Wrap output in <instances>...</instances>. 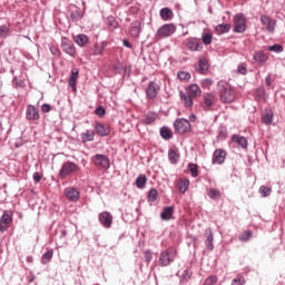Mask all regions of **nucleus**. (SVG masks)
I'll list each match as a JSON object with an SVG mask.
<instances>
[{
	"instance_id": "1",
	"label": "nucleus",
	"mask_w": 285,
	"mask_h": 285,
	"mask_svg": "<svg viewBox=\"0 0 285 285\" xmlns=\"http://www.w3.org/2000/svg\"><path fill=\"white\" fill-rule=\"evenodd\" d=\"M218 88L220 92V101H223V104H233V101H235V90L228 85V82H218Z\"/></svg>"
},
{
	"instance_id": "2",
	"label": "nucleus",
	"mask_w": 285,
	"mask_h": 285,
	"mask_svg": "<svg viewBox=\"0 0 285 285\" xmlns=\"http://www.w3.org/2000/svg\"><path fill=\"white\" fill-rule=\"evenodd\" d=\"M175 257H177V249L175 247H169L168 249L160 254L158 265L170 266V264L175 262Z\"/></svg>"
},
{
	"instance_id": "3",
	"label": "nucleus",
	"mask_w": 285,
	"mask_h": 285,
	"mask_svg": "<svg viewBox=\"0 0 285 285\" xmlns=\"http://www.w3.org/2000/svg\"><path fill=\"white\" fill-rule=\"evenodd\" d=\"M79 170H80L79 165L72 161H66L61 166L58 175L60 179H66L67 177H70V175H75V173H79Z\"/></svg>"
},
{
	"instance_id": "4",
	"label": "nucleus",
	"mask_w": 285,
	"mask_h": 285,
	"mask_svg": "<svg viewBox=\"0 0 285 285\" xmlns=\"http://www.w3.org/2000/svg\"><path fill=\"white\" fill-rule=\"evenodd\" d=\"M174 128L178 135H186V132H190V121L184 118L176 119Z\"/></svg>"
},
{
	"instance_id": "5",
	"label": "nucleus",
	"mask_w": 285,
	"mask_h": 285,
	"mask_svg": "<svg viewBox=\"0 0 285 285\" xmlns=\"http://www.w3.org/2000/svg\"><path fill=\"white\" fill-rule=\"evenodd\" d=\"M215 104H217V96L215 94L207 92L203 95L202 107L204 110H212Z\"/></svg>"
},
{
	"instance_id": "6",
	"label": "nucleus",
	"mask_w": 285,
	"mask_h": 285,
	"mask_svg": "<svg viewBox=\"0 0 285 285\" xmlns=\"http://www.w3.org/2000/svg\"><path fill=\"white\" fill-rule=\"evenodd\" d=\"M261 23L264 26L267 32L273 35V32H275V27L277 26V20L264 14V16H261Z\"/></svg>"
},
{
	"instance_id": "7",
	"label": "nucleus",
	"mask_w": 285,
	"mask_h": 285,
	"mask_svg": "<svg viewBox=\"0 0 285 285\" xmlns=\"http://www.w3.org/2000/svg\"><path fill=\"white\" fill-rule=\"evenodd\" d=\"M234 32H246V18L242 13L234 17Z\"/></svg>"
},
{
	"instance_id": "8",
	"label": "nucleus",
	"mask_w": 285,
	"mask_h": 285,
	"mask_svg": "<svg viewBox=\"0 0 285 285\" xmlns=\"http://www.w3.org/2000/svg\"><path fill=\"white\" fill-rule=\"evenodd\" d=\"M176 30L177 28L174 27V24H165L158 29L157 37H159V39H166V37L175 35Z\"/></svg>"
},
{
	"instance_id": "9",
	"label": "nucleus",
	"mask_w": 285,
	"mask_h": 285,
	"mask_svg": "<svg viewBox=\"0 0 285 285\" xmlns=\"http://www.w3.org/2000/svg\"><path fill=\"white\" fill-rule=\"evenodd\" d=\"M26 119L28 121H39V109L32 105H28L26 109Z\"/></svg>"
},
{
	"instance_id": "10",
	"label": "nucleus",
	"mask_w": 285,
	"mask_h": 285,
	"mask_svg": "<svg viewBox=\"0 0 285 285\" xmlns=\"http://www.w3.org/2000/svg\"><path fill=\"white\" fill-rule=\"evenodd\" d=\"M92 161L97 168H109L110 167V160L108 157L101 154H97L92 157Z\"/></svg>"
},
{
	"instance_id": "11",
	"label": "nucleus",
	"mask_w": 285,
	"mask_h": 285,
	"mask_svg": "<svg viewBox=\"0 0 285 285\" xmlns=\"http://www.w3.org/2000/svg\"><path fill=\"white\" fill-rule=\"evenodd\" d=\"M61 48H62V51L69 55L70 57H75V55H77L75 45L72 43V41L68 40L67 38L61 39Z\"/></svg>"
},
{
	"instance_id": "12",
	"label": "nucleus",
	"mask_w": 285,
	"mask_h": 285,
	"mask_svg": "<svg viewBox=\"0 0 285 285\" xmlns=\"http://www.w3.org/2000/svg\"><path fill=\"white\" fill-rule=\"evenodd\" d=\"M10 224H12V214L4 212L0 218V233H6Z\"/></svg>"
},
{
	"instance_id": "13",
	"label": "nucleus",
	"mask_w": 285,
	"mask_h": 285,
	"mask_svg": "<svg viewBox=\"0 0 285 285\" xmlns=\"http://www.w3.org/2000/svg\"><path fill=\"white\" fill-rule=\"evenodd\" d=\"M65 197H67L69 202H79V190L75 187H67L65 189Z\"/></svg>"
},
{
	"instance_id": "14",
	"label": "nucleus",
	"mask_w": 285,
	"mask_h": 285,
	"mask_svg": "<svg viewBox=\"0 0 285 285\" xmlns=\"http://www.w3.org/2000/svg\"><path fill=\"white\" fill-rule=\"evenodd\" d=\"M146 92L149 99H155L159 92V85L155 81L149 82Z\"/></svg>"
},
{
	"instance_id": "15",
	"label": "nucleus",
	"mask_w": 285,
	"mask_h": 285,
	"mask_svg": "<svg viewBox=\"0 0 285 285\" xmlns=\"http://www.w3.org/2000/svg\"><path fill=\"white\" fill-rule=\"evenodd\" d=\"M99 222L105 226V228H110V226H112V215L108 212H102L99 215Z\"/></svg>"
},
{
	"instance_id": "16",
	"label": "nucleus",
	"mask_w": 285,
	"mask_h": 285,
	"mask_svg": "<svg viewBox=\"0 0 285 285\" xmlns=\"http://www.w3.org/2000/svg\"><path fill=\"white\" fill-rule=\"evenodd\" d=\"M188 50H191V52H199L202 50V41L197 38H190L187 42Z\"/></svg>"
},
{
	"instance_id": "17",
	"label": "nucleus",
	"mask_w": 285,
	"mask_h": 285,
	"mask_svg": "<svg viewBox=\"0 0 285 285\" xmlns=\"http://www.w3.org/2000/svg\"><path fill=\"white\" fill-rule=\"evenodd\" d=\"M224 161H226V151L216 149L213 155V164L222 165Z\"/></svg>"
},
{
	"instance_id": "18",
	"label": "nucleus",
	"mask_w": 285,
	"mask_h": 285,
	"mask_svg": "<svg viewBox=\"0 0 285 285\" xmlns=\"http://www.w3.org/2000/svg\"><path fill=\"white\" fill-rule=\"evenodd\" d=\"M95 129L97 135H100V137H108V135H110V128L104 124L97 122Z\"/></svg>"
},
{
	"instance_id": "19",
	"label": "nucleus",
	"mask_w": 285,
	"mask_h": 285,
	"mask_svg": "<svg viewBox=\"0 0 285 285\" xmlns=\"http://www.w3.org/2000/svg\"><path fill=\"white\" fill-rule=\"evenodd\" d=\"M77 81H79V72H71L68 78V86H70L72 92H77Z\"/></svg>"
},
{
	"instance_id": "20",
	"label": "nucleus",
	"mask_w": 285,
	"mask_h": 285,
	"mask_svg": "<svg viewBox=\"0 0 285 285\" xmlns=\"http://www.w3.org/2000/svg\"><path fill=\"white\" fill-rule=\"evenodd\" d=\"M188 186H190V180H188V178L178 179L177 188L181 195H185L186 190H188Z\"/></svg>"
},
{
	"instance_id": "21",
	"label": "nucleus",
	"mask_w": 285,
	"mask_h": 285,
	"mask_svg": "<svg viewBox=\"0 0 285 285\" xmlns=\"http://www.w3.org/2000/svg\"><path fill=\"white\" fill-rule=\"evenodd\" d=\"M82 144H88V141H95V131L92 129H87L80 135Z\"/></svg>"
},
{
	"instance_id": "22",
	"label": "nucleus",
	"mask_w": 285,
	"mask_h": 285,
	"mask_svg": "<svg viewBox=\"0 0 285 285\" xmlns=\"http://www.w3.org/2000/svg\"><path fill=\"white\" fill-rule=\"evenodd\" d=\"M175 213V207H164L161 214H160V218L164 222H168L169 219H173V214Z\"/></svg>"
},
{
	"instance_id": "23",
	"label": "nucleus",
	"mask_w": 285,
	"mask_h": 285,
	"mask_svg": "<svg viewBox=\"0 0 285 285\" xmlns=\"http://www.w3.org/2000/svg\"><path fill=\"white\" fill-rule=\"evenodd\" d=\"M141 124H145V126H150L151 124H155L157 121V114L149 112L141 118Z\"/></svg>"
},
{
	"instance_id": "24",
	"label": "nucleus",
	"mask_w": 285,
	"mask_h": 285,
	"mask_svg": "<svg viewBox=\"0 0 285 285\" xmlns=\"http://www.w3.org/2000/svg\"><path fill=\"white\" fill-rule=\"evenodd\" d=\"M193 99H195L190 94H184L183 91L180 92V100L183 101L184 106L186 108H193Z\"/></svg>"
},
{
	"instance_id": "25",
	"label": "nucleus",
	"mask_w": 285,
	"mask_h": 285,
	"mask_svg": "<svg viewBox=\"0 0 285 285\" xmlns=\"http://www.w3.org/2000/svg\"><path fill=\"white\" fill-rule=\"evenodd\" d=\"M232 141H234L235 144H238L240 148H248V140L244 136L235 135L232 137Z\"/></svg>"
},
{
	"instance_id": "26",
	"label": "nucleus",
	"mask_w": 285,
	"mask_h": 285,
	"mask_svg": "<svg viewBox=\"0 0 285 285\" xmlns=\"http://www.w3.org/2000/svg\"><path fill=\"white\" fill-rule=\"evenodd\" d=\"M187 94L190 95L194 99L195 97H202V88L197 85H190L187 89Z\"/></svg>"
},
{
	"instance_id": "27",
	"label": "nucleus",
	"mask_w": 285,
	"mask_h": 285,
	"mask_svg": "<svg viewBox=\"0 0 285 285\" xmlns=\"http://www.w3.org/2000/svg\"><path fill=\"white\" fill-rule=\"evenodd\" d=\"M262 121L263 124H265L266 126H271L273 124V111L271 109H266L263 112L262 116Z\"/></svg>"
},
{
	"instance_id": "28",
	"label": "nucleus",
	"mask_w": 285,
	"mask_h": 285,
	"mask_svg": "<svg viewBox=\"0 0 285 285\" xmlns=\"http://www.w3.org/2000/svg\"><path fill=\"white\" fill-rule=\"evenodd\" d=\"M205 244L207 247V250H213L214 246H213V230L210 228L205 230Z\"/></svg>"
},
{
	"instance_id": "29",
	"label": "nucleus",
	"mask_w": 285,
	"mask_h": 285,
	"mask_svg": "<svg viewBox=\"0 0 285 285\" xmlns=\"http://www.w3.org/2000/svg\"><path fill=\"white\" fill-rule=\"evenodd\" d=\"M70 12H71L70 17L75 21H79V19H81V17H83V13H81V9H79L77 6H72L70 8Z\"/></svg>"
},
{
	"instance_id": "30",
	"label": "nucleus",
	"mask_w": 285,
	"mask_h": 285,
	"mask_svg": "<svg viewBox=\"0 0 285 285\" xmlns=\"http://www.w3.org/2000/svg\"><path fill=\"white\" fill-rule=\"evenodd\" d=\"M140 32H141V23L139 22L131 23V29H130L131 37H139Z\"/></svg>"
},
{
	"instance_id": "31",
	"label": "nucleus",
	"mask_w": 285,
	"mask_h": 285,
	"mask_svg": "<svg viewBox=\"0 0 285 285\" xmlns=\"http://www.w3.org/2000/svg\"><path fill=\"white\" fill-rule=\"evenodd\" d=\"M160 17H161L163 21H168L169 19H173V10H170L168 8H163L160 10Z\"/></svg>"
},
{
	"instance_id": "32",
	"label": "nucleus",
	"mask_w": 285,
	"mask_h": 285,
	"mask_svg": "<svg viewBox=\"0 0 285 285\" xmlns=\"http://www.w3.org/2000/svg\"><path fill=\"white\" fill-rule=\"evenodd\" d=\"M268 59V56L262 51H256L254 53V60L258 63H265V61Z\"/></svg>"
},
{
	"instance_id": "33",
	"label": "nucleus",
	"mask_w": 285,
	"mask_h": 285,
	"mask_svg": "<svg viewBox=\"0 0 285 285\" xmlns=\"http://www.w3.org/2000/svg\"><path fill=\"white\" fill-rule=\"evenodd\" d=\"M73 41H76V43L80 47L86 46V43H88V36L86 35H78L73 38Z\"/></svg>"
},
{
	"instance_id": "34",
	"label": "nucleus",
	"mask_w": 285,
	"mask_h": 285,
	"mask_svg": "<svg viewBox=\"0 0 285 285\" xmlns=\"http://www.w3.org/2000/svg\"><path fill=\"white\" fill-rule=\"evenodd\" d=\"M147 181H148V178L146 177V175H139L136 179L137 188H146Z\"/></svg>"
},
{
	"instance_id": "35",
	"label": "nucleus",
	"mask_w": 285,
	"mask_h": 285,
	"mask_svg": "<svg viewBox=\"0 0 285 285\" xmlns=\"http://www.w3.org/2000/svg\"><path fill=\"white\" fill-rule=\"evenodd\" d=\"M217 35H226V32H230V24H218L216 26Z\"/></svg>"
},
{
	"instance_id": "36",
	"label": "nucleus",
	"mask_w": 285,
	"mask_h": 285,
	"mask_svg": "<svg viewBox=\"0 0 285 285\" xmlns=\"http://www.w3.org/2000/svg\"><path fill=\"white\" fill-rule=\"evenodd\" d=\"M160 137H163V139H173V130L168 127H163L160 129Z\"/></svg>"
},
{
	"instance_id": "37",
	"label": "nucleus",
	"mask_w": 285,
	"mask_h": 285,
	"mask_svg": "<svg viewBox=\"0 0 285 285\" xmlns=\"http://www.w3.org/2000/svg\"><path fill=\"white\" fill-rule=\"evenodd\" d=\"M168 158L170 164H177V161H179V154L177 151H175L174 149H170L168 151Z\"/></svg>"
},
{
	"instance_id": "38",
	"label": "nucleus",
	"mask_w": 285,
	"mask_h": 285,
	"mask_svg": "<svg viewBox=\"0 0 285 285\" xmlns=\"http://www.w3.org/2000/svg\"><path fill=\"white\" fill-rule=\"evenodd\" d=\"M202 41L205 46H210L213 43V35L210 32H204L202 35Z\"/></svg>"
},
{
	"instance_id": "39",
	"label": "nucleus",
	"mask_w": 285,
	"mask_h": 285,
	"mask_svg": "<svg viewBox=\"0 0 285 285\" xmlns=\"http://www.w3.org/2000/svg\"><path fill=\"white\" fill-rule=\"evenodd\" d=\"M157 197H159V193L157 191V189L154 188L148 191V196H147L148 202L155 203Z\"/></svg>"
},
{
	"instance_id": "40",
	"label": "nucleus",
	"mask_w": 285,
	"mask_h": 285,
	"mask_svg": "<svg viewBox=\"0 0 285 285\" xmlns=\"http://www.w3.org/2000/svg\"><path fill=\"white\" fill-rule=\"evenodd\" d=\"M52 250H48L47 253H45L41 257V264H50L51 259H52Z\"/></svg>"
},
{
	"instance_id": "41",
	"label": "nucleus",
	"mask_w": 285,
	"mask_h": 285,
	"mask_svg": "<svg viewBox=\"0 0 285 285\" xmlns=\"http://www.w3.org/2000/svg\"><path fill=\"white\" fill-rule=\"evenodd\" d=\"M208 197H210V199H219V197H222V191L215 188H210L208 191Z\"/></svg>"
},
{
	"instance_id": "42",
	"label": "nucleus",
	"mask_w": 285,
	"mask_h": 285,
	"mask_svg": "<svg viewBox=\"0 0 285 285\" xmlns=\"http://www.w3.org/2000/svg\"><path fill=\"white\" fill-rule=\"evenodd\" d=\"M258 193H261L263 197H269L271 193H273V189L266 186H261Z\"/></svg>"
},
{
	"instance_id": "43",
	"label": "nucleus",
	"mask_w": 285,
	"mask_h": 285,
	"mask_svg": "<svg viewBox=\"0 0 285 285\" xmlns=\"http://www.w3.org/2000/svg\"><path fill=\"white\" fill-rule=\"evenodd\" d=\"M188 170H189L191 177H198L199 171H198L197 165H195V164H189V165H188Z\"/></svg>"
},
{
	"instance_id": "44",
	"label": "nucleus",
	"mask_w": 285,
	"mask_h": 285,
	"mask_svg": "<svg viewBox=\"0 0 285 285\" xmlns=\"http://www.w3.org/2000/svg\"><path fill=\"white\" fill-rule=\"evenodd\" d=\"M199 68L202 72H208V68H209L208 60L206 59L199 60Z\"/></svg>"
},
{
	"instance_id": "45",
	"label": "nucleus",
	"mask_w": 285,
	"mask_h": 285,
	"mask_svg": "<svg viewBox=\"0 0 285 285\" xmlns=\"http://www.w3.org/2000/svg\"><path fill=\"white\" fill-rule=\"evenodd\" d=\"M252 236H253V232H250V230H245V232L239 236V240H240V242H248V239H250Z\"/></svg>"
},
{
	"instance_id": "46",
	"label": "nucleus",
	"mask_w": 285,
	"mask_h": 285,
	"mask_svg": "<svg viewBox=\"0 0 285 285\" xmlns=\"http://www.w3.org/2000/svg\"><path fill=\"white\" fill-rule=\"evenodd\" d=\"M177 77L180 81H188L190 80V73L189 72H178Z\"/></svg>"
},
{
	"instance_id": "47",
	"label": "nucleus",
	"mask_w": 285,
	"mask_h": 285,
	"mask_svg": "<svg viewBox=\"0 0 285 285\" xmlns=\"http://www.w3.org/2000/svg\"><path fill=\"white\" fill-rule=\"evenodd\" d=\"M268 50L271 52H283L284 51V47H282V45H274V46H269Z\"/></svg>"
},
{
	"instance_id": "48",
	"label": "nucleus",
	"mask_w": 285,
	"mask_h": 285,
	"mask_svg": "<svg viewBox=\"0 0 285 285\" xmlns=\"http://www.w3.org/2000/svg\"><path fill=\"white\" fill-rule=\"evenodd\" d=\"M246 284V279H244L243 276L238 277V278H234L232 281V285H244Z\"/></svg>"
},
{
	"instance_id": "49",
	"label": "nucleus",
	"mask_w": 285,
	"mask_h": 285,
	"mask_svg": "<svg viewBox=\"0 0 285 285\" xmlns=\"http://www.w3.org/2000/svg\"><path fill=\"white\" fill-rule=\"evenodd\" d=\"M13 83H16V86H19V88H23V86H26V80H21L18 77H16L13 79Z\"/></svg>"
},
{
	"instance_id": "50",
	"label": "nucleus",
	"mask_w": 285,
	"mask_h": 285,
	"mask_svg": "<svg viewBox=\"0 0 285 285\" xmlns=\"http://www.w3.org/2000/svg\"><path fill=\"white\" fill-rule=\"evenodd\" d=\"M9 29L6 26H0V37H8Z\"/></svg>"
},
{
	"instance_id": "51",
	"label": "nucleus",
	"mask_w": 285,
	"mask_h": 285,
	"mask_svg": "<svg viewBox=\"0 0 285 285\" xmlns=\"http://www.w3.org/2000/svg\"><path fill=\"white\" fill-rule=\"evenodd\" d=\"M40 108H41V112H50V110H52V106L48 104H43Z\"/></svg>"
},
{
	"instance_id": "52",
	"label": "nucleus",
	"mask_w": 285,
	"mask_h": 285,
	"mask_svg": "<svg viewBox=\"0 0 285 285\" xmlns=\"http://www.w3.org/2000/svg\"><path fill=\"white\" fill-rule=\"evenodd\" d=\"M96 115H98V117H104L106 115V109L104 107H98L96 109Z\"/></svg>"
},
{
	"instance_id": "53",
	"label": "nucleus",
	"mask_w": 285,
	"mask_h": 285,
	"mask_svg": "<svg viewBox=\"0 0 285 285\" xmlns=\"http://www.w3.org/2000/svg\"><path fill=\"white\" fill-rule=\"evenodd\" d=\"M213 83V80L212 79H205L203 80L202 85H203V88H210Z\"/></svg>"
},
{
	"instance_id": "54",
	"label": "nucleus",
	"mask_w": 285,
	"mask_h": 285,
	"mask_svg": "<svg viewBox=\"0 0 285 285\" xmlns=\"http://www.w3.org/2000/svg\"><path fill=\"white\" fill-rule=\"evenodd\" d=\"M50 52L53 53L56 57H59L60 55L59 48L55 46L50 47Z\"/></svg>"
},
{
	"instance_id": "55",
	"label": "nucleus",
	"mask_w": 285,
	"mask_h": 285,
	"mask_svg": "<svg viewBox=\"0 0 285 285\" xmlns=\"http://www.w3.org/2000/svg\"><path fill=\"white\" fill-rule=\"evenodd\" d=\"M43 176H41V174H39V173H35L33 174V181H36V184H39V181H41V178H42Z\"/></svg>"
},
{
	"instance_id": "56",
	"label": "nucleus",
	"mask_w": 285,
	"mask_h": 285,
	"mask_svg": "<svg viewBox=\"0 0 285 285\" xmlns=\"http://www.w3.org/2000/svg\"><path fill=\"white\" fill-rule=\"evenodd\" d=\"M145 257H146V262L149 264V262L153 261V253L146 252V253H145Z\"/></svg>"
},
{
	"instance_id": "57",
	"label": "nucleus",
	"mask_w": 285,
	"mask_h": 285,
	"mask_svg": "<svg viewBox=\"0 0 285 285\" xmlns=\"http://www.w3.org/2000/svg\"><path fill=\"white\" fill-rule=\"evenodd\" d=\"M190 275H193L188 269L184 272V279H190Z\"/></svg>"
},
{
	"instance_id": "58",
	"label": "nucleus",
	"mask_w": 285,
	"mask_h": 285,
	"mask_svg": "<svg viewBox=\"0 0 285 285\" xmlns=\"http://www.w3.org/2000/svg\"><path fill=\"white\" fill-rule=\"evenodd\" d=\"M272 83H273V78H271V76H267L266 86H272Z\"/></svg>"
},
{
	"instance_id": "59",
	"label": "nucleus",
	"mask_w": 285,
	"mask_h": 285,
	"mask_svg": "<svg viewBox=\"0 0 285 285\" xmlns=\"http://www.w3.org/2000/svg\"><path fill=\"white\" fill-rule=\"evenodd\" d=\"M122 43L125 48H131L130 42L128 40H124Z\"/></svg>"
},
{
	"instance_id": "60",
	"label": "nucleus",
	"mask_w": 285,
	"mask_h": 285,
	"mask_svg": "<svg viewBox=\"0 0 285 285\" xmlns=\"http://www.w3.org/2000/svg\"><path fill=\"white\" fill-rule=\"evenodd\" d=\"M238 72H246V68L245 67H238Z\"/></svg>"
},
{
	"instance_id": "61",
	"label": "nucleus",
	"mask_w": 285,
	"mask_h": 285,
	"mask_svg": "<svg viewBox=\"0 0 285 285\" xmlns=\"http://www.w3.org/2000/svg\"><path fill=\"white\" fill-rule=\"evenodd\" d=\"M27 262H28L29 264H32V256L27 257Z\"/></svg>"
}]
</instances>
